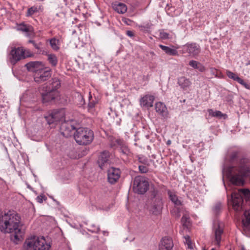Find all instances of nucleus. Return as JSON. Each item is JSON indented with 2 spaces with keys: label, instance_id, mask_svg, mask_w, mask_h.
<instances>
[{
  "label": "nucleus",
  "instance_id": "1",
  "mask_svg": "<svg viewBox=\"0 0 250 250\" xmlns=\"http://www.w3.org/2000/svg\"><path fill=\"white\" fill-rule=\"evenodd\" d=\"M20 217L15 212L9 211L2 214L0 212V230L4 233L15 232V240H19L21 236L19 228Z\"/></svg>",
  "mask_w": 250,
  "mask_h": 250
},
{
  "label": "nucleus",
  "instance_id": "2",
  "mask_svg": "<svg viewBox=\"0 0 250 250\" xmlns=\"http://www.w3.org/2000/svg\"><path fill=\"white\" fill-rule=\"evenodd\" d=\"M230 182L235 186H243L244 178L250 174V161L248 159L242 158L237 167L231 166L227 168Z\"/></svg>",
  "mask_w": 250,
  "mask_h": 250
},
{
  "label": "nucleus",
  "instance_id": "3",
  "mask_svg": "<svg viewBox=\"0 0 250 250\" xmlns=\"http://www.w3.org/2000/svg\"><path fill=\"white\" fill-rule=\"evenodd\" d=\"M23 248V250H50L51 246L43 237L33 236L26 240Z\"/></svg>",
  "mask_w": 250,
  "mask_h": 250
},
{
  "label": "nucleus",
  "instance_id": "4",
  "mask_svg": "<svg viewBox=\"0 0 250 250\" xmlns=\"http://www.w3.org/2000/svg\"><path fill=\"white\" fill-rule=\"evenodd\" d=\"M74 138L80 145L90 144L94 139V133L90 129L86 127H79L73 134Z\"/></svg>",
  "mask_w": 250,
  "mask_h": 250
},
{
  "label": "nucleus",
  "instance_id": "5",
  "mask_svg": "<svg viewBox=\"0 0 250 250\" xmlns=\"http://www.w3.org/2000/svg\"><path fill=\"white\" fill-rule=\"evenodd\" d=\"M163 207L162 198L159 194L157 189L153 188L150 192L149 199L150 211L154 214L161 213Z\"/></svg>",
  "mask_w": 250,
  "mask_h": 250
},
{
  "label": "nucleus",
  "instance_id": "6",
  "mask_svg": "<svg viewBox=\"0 0 250 250\" xmlns=\"http://www.w3.org/2000/svg\"><path fill=\"white\" fill-rule=\"evenodd\" d=\"M39 92L43 104L51 103L58 98L59 95L58 92H53L48 89V85L45 84L40 87Z\"/></svg>",
  "mask_w": 250,
  "mask_h": 250
},
{
  "label": "nucleus",
  "instance_id": "7",
  "mask_svg": "<svg viewBox=\"0 0 250 250\" xmlns=\"http://www.w3.org/2000/svg\"><path fill=\"white\" fill-rule=\"evenodd\" d=\"M149 184L146 178L138 176L133 181V189L135 192L140 194L145 193L148 189Z\"/></svg>",
  "mask_w": 250,
  "mask_h": 250
},
{
  "label": "nucleus",
  "instance_id": "8",
  "mask_svg": "<svg viewBox=\"0 0 250 250\" xmlns=\"http://www.w3.org/2000/svg\"><path fill=\"white\" fill-rule=\"evenodd\" d=\"M64 116L65 111L64 109L62 108L54 110L45 118L47 123L50 125H52V127H53L54 125L57 124L58 122L64 121Z\"/></svg>",
  "mask_w": 250,
  "mask_h": 250
},
{
  "label": "nucleus",
  "instance_id": "9",
  "mask_svg": "<svg viewBox=\"0 0 250 250\" xmlns=\"http://www.w3.org/2000/svg\"><path fill=\"white\" fill-rule=\"evenodd\" d=\"M7 58L10 63L15 65L19 61L25 58L24 50L21 47H12Z\"/></svg>",
  "mask_w": 250,
  "mask_h": 250
},
{
  "label": "nucleus",
  "instance_id": "10",
  "mask_svg": "<svg viewBox=\"0 0 250 250\" xmlns=\"http://www.w3.org/2000/svg\"><path fill=\"white\" fill-rule=\"evenodd\" d=\"M182 53H188L189 56L195 57L198 56L201 51L199 44L195 43H187L182 47Z\"/></svg>",
  "mask_w": 250,
  "mask_h": 250
},
{
  "label": "nucleus",
  "instance_id": "11",
  "mask_svg": "<svg viewBox=\"0 0 250 250\" xmlns=\"http://www.w3.org/2000/svg\"><path fill=\"white\" fill-rule=\"evenodd\" d=\"M61 134L66 138L73 135V131L77 129L71 121H64L60 126Z\"/></svg>",
  "mask_w": 250,
  "mask_h": 250
},
{
  "label": "nucleus",
  "instance_id": "12",
  "mask_svg": "<svg viewBox=\"0 0 250 250\" xmlns=\"http://www.w3.org/2000/svg\"><path fill=\"white\" fill-rule=\"evenodd\" d=\"M51 77V69L43 68L34 75V79L36 82L40 83L46 81Z\"/></svg>",
  "mask_w": 250,
  "mask_h": 250
},
{
  "label": "nucleus",
  "instance_id": "13",
  "mask_svg": "<svg viewBox=\"0 0 250 250\" xmlns=\"http://www.w3.org/2000/svg\"><path fill=\"white\" fill-rule=\"evenodd\" d=\"M110 154L108 151H103L102 152L99 157L98 163L100 167L104 170L107 168L110 163Z\"/></svg>",
  "mask_w": 250,
  "mask_h": 250
},
{
  "label": "nucleus",
  "instance_id": "14",
  "mask_svg": "<svg viewBox=\"0 0 250 250\" xmlns=\"http://www.w3.org/2000/svg\"><path fill=\"white\" fill-rule=\"evenodd\" d=\"M121 176V171L119 168L110 167L107 171V180L111 184L116 183Z\"/></svg>",
  "mask_w": 250,
  "mask_h": 250
},
{
  "label": "nucleus",
  "instance_id": "15",
  "mask_svg": "<svg viewBox=\"0 0 250 250\" xmlns=\"http://www.w3.org/2000/svg\"><path fill=\"white\" fill-rule=\"evenodd\" d=\"M231 198L234 209L237 211H240L242 209V204L243 203L241 195L237 193L232 192Z\"/></svg>",
  "mask_w": 250,
  "mask_h": 250
},
{
  "label": "nucleus",
  "instance_id": "16",
  "mask_svg": "<svg viewBox=\"0 0 250 250\" xmlns=\"http://www.w3.org/2000/svg\"><path fill=\"white\" fill-rule=\"evenodd\" d=\"M214 231L215 236V240L216 244L218 246L220 245L221 240V236L223 233V225L222 223L217 221L214 224Z\"/></svg>",
  "mask_w": 250,
  "mask_h": 250
},
{
  "label": "nucleus",
  "instance_id": "17",
  "mask_svg": "<svg viewBox=\"0 0 250 250\" xmlns=\"http://www.w3.org/2000/svg\"><path fill=\"white\" fill-rule=\"evenodd\" d=\"M29 71L32 72L36 74L44 68L43 65L41 62H30L25 65Z\"/></svg>",
  "mask_w": 250,
  "mask_h": 250
},
{
  "label": "nucleus",
  "instance_id": "18",
  "mask_svg": "<svg viewBox=\"0 0 250 250\" xmlns=\"http://www.w3.org/2000/svg\"><path fill=\"white\" fill-rule=\"evenodd\" d=\"M173 247L172 240L167 237L163 238L159 244V250H172Z\"/></svg>",
  "mask_w": 250,
  "mask_h": 250
},
{
  "label": "nucleus",
  "instance_id": "19",
  "mask_svg": "<svg viewBox=\"0 0 250 250\" xmlns=\"http://www.w3.org/2000/svg\"><path fill=\"white\" fill-rule=\"evenodd\" d=\"M154 97L152 95H146L140 100V103L141 106L150 107L153 106Z\"/></svg>",
  "mask_w": 250,
  "mask_h": 250
},
{
  "label": "nucleus",
  "instance_id": "20",
  "mask_svg": "<svg viewBox=\"0 0 250 250\" xmlns=\"http://www.w3.org/2000/svg\"><path fill=\"white\" fill-rule=\"evenodd\" d=\"M156 111L164 118H167L168 112L166 105L162 102H158L155 104Z\"/></svg>",
  "mask_w": 250,
  "mask_h": 250
},
{
  "label": "nucleus",
  "instance_id": "21",
  "mask_svg": "<svg viewBox=\"0 0 250 250\" xmlns=\"http://www.w3.org/2000/svg\"><path fill=\"white\" fill-rule=\"evenodd\" d=\"M112 7L115 11L119 14H124L127 11L126 5L118 1L113 2Z\"/></svg>",
  "mask_w": 250,
  "mask_h": 250
},
{
  "label": "nucleus",
  "instance_id": "22",
  "mask_svg": "<svg viewBox=\"0 0 250 250\" xmlns=\"http://www.w3.org/2000/svg\"><path fill=\"white\" fill-rule=\"evenodd\" d=\"M226 74L227 76L231 79H233L234 81H237L238 83H240L241 84L244 85L245 87L249 88V85L248 84H247L244 81L241 79L240 77H239L238 76L236 75L234 73L229 71L227 70L226 72Z\"/></svg>",
  "mask_w": 250,
  "mask_h": 250
},
{
  "label": "nucleus",
  "instance_id": "23",
  "mask_svg": "<svg viewBox=\"0 0 250 250\" xmlns=\"http://www.w3.org/2000/svg\"><path fill=\"white\" fill-rule=\"evenodd\" d=\"M178 83L182 89L185 90H187L191 84L189 80L185 77H180L178 80Z\"/></svg>",
  "mask_w": 250,
  "mask_h": 250
},
{
  "label": "nucleus",
  "instance_id": "24",
  "mask_svg": "<svg viewBox=\"0 0 250 250\" xmlns=\"http://www.w3.org/2000/svg\"><path fill=\"white\" fill-rule=\"evenodd\" d=\"M116 142L117 144L120 146V150L124 154L127 155L130 153V150L128 148L127 146L123 140L117 139L116 141Z\"/></svg>",
  "mask_w": 250,
  "mask_h": 250
},
{
  "label": "nucleus",
  "instance_id": "25",
  "mask_svg": "<svg viewBox=\"0 0 250 250\" xmlns=\"http://www.w3.org/2000/svg\"><path fill=\"white\" fill-rule=\"evenodd\" d=\"M52 81L50 85L48 86V88L53 92H58L57 89L61 86L60 80L57 78H54L52 79Z\"/></svg>",
  "mask_w": 250,
  "mask_h": 250
},
{
  "label": "nucleus",
  "instance_id": "26",
  "mask_svg": "<svg viewBox=\"0 0 250 250\" xmlns=\"http://www.w3.org/2000/svg\"><path fill=\"white\" fill-rule=\"evenodd\" d=\"M159 46L162 50L167 55L171 56H176L178 55L177 50L174 48H170L162 44H160Z\"/></svg>",
  "mask_w": 250,
  "mask_h": 250
},
{
  "label": "nucleus",
  "instance_id": "27",
  "mask_svg": "<svg viewBox=\"0 0 250 250\" xmlns=\"http://www.w3.org/2000/svg\"><path fill=\"white\" fill-rule=\"evenodd\" d=\"M240 152L238 149L232 150L229 152L227 158L230 163H232L237 159Z\"/></svg>",
  "mask_w": 250,
  "mask_h": 250
},
{
  "label": "nucleus",
  "instance_id": "28",
  "mask_svg": "<svg viewBox=\"0 0 250 250\" xmlns=\"http://www.w3.org/2000/svg\"><path fill=\"white\" fill-rule=\"evenodd\" d=\"M244 218L242 220L244 227L248 228L250 226V210H246L244 212Z\"/></svg>",
  "mask_w": 250,
  "mask_h": 250
},
{
  "label": "nucleus",
  "instance_id": "29",
  "mask_svg": "<svg viewBox=\"0 0 250 250\" xmlns=\"http://www.w3.org/2000/svg\"><path fill=\"white\" fill-rule=\"evenodd\" d=\"M208 112L209 115H210L212 117H216L219 119H222V118L226 119L227 118L226 114H223L220 111H214L212 109H209L208 110Z\"/></svg>",
  "mask_w": 250,
  "mask_h": 250
},
{
  "label": "nucleus",
  "instance_id": "30",
  "mask_svg": "<svg viewBox=\"0 0 250 250\" xmlns=\"http://www.w3.org/2000/svg\"><path fill=\"white\" fill-rule=\"evenodd\" d=\"M47 60L49 63L53 67H55L58 63V59L57 56L54 54H49L47 55Z\"/></svg>",
  "mask_w": 250,
  "mask_h": 250
},
{
  "label": "nucleus",
  "instance_id": "31",
  "mask_svg": "<svg viewBox=\"0 0 250 250\" xmlns=\"http://www.w3.org/2000/svg\"><path fill=\"white\" fill-rule=\"evenodd\" d=\"M17 30L22 32L29 33L31 32L33 30L32 26L24 24H21L17 27Z\"/></svg>",
  "mask_w": 250,
  "mask_h": 250
},
{
  "label": "nucleus",
  "instance_id": "32",
  "mask_svg": "<svg viewBox=\"0 0 250 250\" xmlns=\"http://www.w3.org/2000/svg\"><path fill=\"white\" fill-rule=\"evenodd\" d=\"M58 42L59 41L55 38L51 39L50 40V44L53 49L55 50H57L59 49V47Z\"/></svg>",
  "mask_w": 250,
  "mask_h": 250
},
{
  "label": "nucleus",
  "instance_id": "33",
  "mask_svg": "<svg viewBox=\"0 0 250 250\" xmlns=\"http://www.w3.org/2000/svg\"><path fill=\"white\" fill-rule=\"evenodd\" d=\"M169 198L171 201L175 205H180L181 204V201L178 199V197L172 194H169Z\"/></svg>",
  "mask_w": 250,
  "mask_h": 250
},
{
  "label": "nucleus",
  "instance_id": "34",
  "mask_svg": "<svg viewBox=\"0 0 250 250\" xmlns=\"http://www.w3.org/2000/svg\"><path fill=\"white\" fill-rule=\"evenodd\" d=\"M189 218L186 215H184L181 219V222L184 227L188 228L189 225Z\"/></svg>",
  "mask_w": 250,
  "mask_h": 250
},
{
  "label": "nucleus",
  "instance_id": "35",
  "mask_svg": "<svg viewBox=\"0 0 250 250\" xmlns=\"http://www.w3.org/2000/svg\"><path fill=\"white\" fill-rule=\"evenodd\" d=\"M200 64V62L194 60H191L189 62V65L194 69H197Z\"/></svg>",
  "mask_w": 250,
  "mask_h": 250
},
{
  "label": "nucleus",
  "instance_id": "36",
  "mask_svg": "<svg viewBox=\"0 0 250 250\" xmlns=\"http://www.w3.org/2000/svg\"><path fill=\"white\" fill-rule=\"evenodd\" d=\"M184 238L186 240L185 243L187 244V245L188 246V248L190 249H192L193 247L192 246L191 242L189 236L188 235L185 236H184Z\"/></svg>",
  "mask_w": 250,
  "mask_h": 250
},
{
  "label": "nucleus",
  "instance_id": "37",
  "mask_svg": "<svg viewBox=\"0 0 250 250\" xmlns=\"http://www.w3.org/2000/svg\"><path fill=\"white\" fill-rule=\"evenodd\" d=\"M89 227V230L93 232L97 233L100 231V228L95 224H92Z\"/></svg>",
  "mask_w": 250,
  "mask_h": 250
},
{
  "label": "nucleus",
  "instance_id": "38",
  "mask_svg": "<svg viewBox=\"0 0 250 250\" xmlns=\"http://www.w3.org/2000/svg\"><path fill=\"white\" fill-rule=\"evenodd\" d=\"M160 38L162 39L165 40L169 38V34L163 31L160 32Z\"/></svg>",
  "mask_w": 250,
  "mask_h": 250
},
{
  "label": "nucleus",
  "instance_id": "39",
  "mask_svg": "<svg viewBox=\"0 0 250 250\" xmlns=\"http://www.w3.org/2000/svg\"><path fill=\"white\" fill-rule=\"evenodd\" d=\"M139 170L141 173H146L148 172V168L147 167L145 166L141 165L139 166Z\"/></svg>",
  "mask_w": 250,
  "mask_h": 250
},
{
  "label": "nucleus",
  "instance_id": "40",
  "mask_svg": "<svg viewBox=\"0 0 250 250\" xmlns=\"http://www.w3.org/2000/svg\"><path fill=\"white\" fill-rule=\"evenodd\" d=\"M221 208V204L220 203H217L215 205L213 208L214 212L217 214L220 210Z\"/></svg>",
  "mask_w": 250,
  "mask_h": 250
},
{
  "label": "nucleus",
  "instance_id": "41",
  "mask_svg": "<svg viewBox=\"0 0 250 250\" xmlns=\"http://www.w3.org/2000/svg\"><path fill=\"white\" fill-rule=\"evenodd\" d=\"M37 11V8H34L33 7H32L28 9L27 12V16H30L32 15L33 14H34Z\"/></svg>",
  "mask_w": 250,
  "mask_h": 250
},
{
  "label": "nucleus",
  "instance_id": "42",
  "mask_svg": "<svg viewBox=\"0 0 250 250\" xmlns=\"http://www.w3.org/2000/svg\"><path fill=\"white\" fill-rule=\"evenodd\" d=\"M238 194H240L242 195V194H243L245 196H248L250 194V190L249 189H240L239 190V193H237Z\"/></svg>",
  "mask_w": 250,
  "mask_h": 250
},
{
  "label": "nucleus",
  "instance_id": "43",
  "mask_svg": "<svg viewBox=\"0 0 250 250\" xmlns=\"http://www.w3.org/2000/svg\"><path fill=\"white\" fill-rule=\"evenodd\" d=\"M46 199V198L44 195H39L37 197L36 201L39 203H42L43 200H45Z\"/></svg>",
  "mask_w": 250,
  "mask_h": 250
},
{
  "label": "nucleus",
  "instance_id": "44",
  "mask_svg": "<svg viewBox=\"0 0 250 250\" xmlns=\"http://www.w3.org/2000/svg\"><path fill=\"white\" fill-rule=\"evenodd\" d=\"M96 104V102H95L94 101L91 100H89V102L88 103V107L89 108H92L95 106V105Z\"/></svg>",
  "mask_w": 250,
  "mask_h": 250
},
{
  "label": "nucleus",
  "instance_id": "45",
  "mask_svg": "<svg viewBox=\"0 0 250 250\" xmlns=\"http://www.w3.org/2000/svg\"><path fill=\"white\" fill-rule=\"evenodd\" d=\"M197 69H198L199 71L202 72H204L206 70V68H205V66L203 64H202L201 63L199 65V66Z\"/></svg>",
  "mask_w": 250,
  "mask_h": 250
},
{
  "label": "nucleus",
  "instance_id": "46",
  "mask_svg": "<svg viewBox=\"0 0 250 250\" xmlns=\"http://www.w3.org/2000/svg\"><path fill=\"white\" fill-rule=\"evenodd\" d=\"M29 43H31L33 44V45L36 47L37 49H39V47L37 44L35 43V42L33 40H29L28 41Z\"/></svg>",
  "mask_w": 250,
  "mask_h": 250
},
{
  "label": "nucleus",
  "instance_id": "47",
  "mask_svg": "<svg viewBox=\"0 0 250 250\" xmlns=\"http://www.w3.org/2000/svg\"><path fill=\"white\" fill-rule=\"evenodd\" d=\"M126 35L130 37H132L134 36V33H133V32L130 30H128L126 31Z\"/></svg>",
  "mask_w": 250,
  "mask_h": 250
},
{
  "label": "nucleus",
  "instance_id": "48",
  "mask_svg": "<svg viewBox=\"0 0 250 250\" xmlns=\"http://www.w3.org/2000/svg\"><path fill=\"white\" fill-rule=\"evenodd\" d=\"M139 162L144 164H146L147 160L146 159L139 158Z\"/></svg>",
  "mask_w": 250,
  "mask_h": 250
},
{
  "label": "nucleus",
  "instance_id": "49",
  "mask_svg": "<svg viewBox=\"0 0 250 250\" xmlns=\"http://www.w3.org/2000/svg\"><path fill=\"white\" fill-rule=\"evenodd\" d=\"M211 71L212 74H214V72L216 71V69L211 68Z\"/></svg>",
  "mask_w": 250,
  "mask_h": 250
},
{
  "label": "nucleus",
  "instance_id": "50",
  "mask_svg": "<svg viewBox=\"0 0 250 250\" xmlns=\"http://www.w3.org/2000/svg\"><path fill=\"white\" fill-rule=\"evenodd\" d=\"M78 97H79L80 98H81L82 100H83V98L81 94H79L78 95Z\"/></svg>",
  "mask_w": 250,
  "mask_h": 250
},
{
  "label": "nucleus",
  "instance_id": "51",
  "mask_svg": "<svg viewBox=\"0 0 250 250\" xmlns=\"http://www.w3.org/2000/svg\"><path fill=\"white\" fill-rule=\"evenodd\" d=\"M171 144V141L170 140H168L167 142V145H170Z\"/></svg>",
  "mask_w": 250,
  "mask_h": 250
},
{
  "label": "nucleus",
  "instance_id": "52",
  "mask_svg": "<svg viewBox=\"0 0 250 250\" xmlns=\"http://www.w3.org/2000/svg\"><path fill=\"white\" fill-rule=\"evenodd\" d=\"M103 233H104V235H106V234L107 235L108 232H106V231H103Z\"/></svg>",
  "mask_w": 250,
  "mask_h": 250
},
{
  "label": "nucleus",
  "instance_id": "53",
  "mask_svg": "<svg viewBox=\"0 0 250 250\" xmlns=\"http://www.w3.org/2000/svg\"><path fill=\"white\" fill-rule=\"evenodd\" d=\"M61 102H62V103H63V104H64V103H65L66 102V99H64V101H63V102L61 101Z\"/></svg>",
  "mask_w": 250,
  "mask_h": 250
},
{
  "label": "nucleus",
  "instance_id": "54",
  "mask_svg": "<svg viewBox=\"0 0 250 250\" xmlns=\"http://www.w3.org/2000/svg\"><path fill=\"white\" fill-rule=\"evenodd\" d=\"M249 64H250V61L249 62H248L246 65H248Z\"/></svg>",
  "mask_w": 250,
  "mask_h": 250
},
{
  "label": "nucleus",
  "instance_id": "55",
  "mask_svg": "<svg viewBox=\"0 0 250 250\" xmlns=\"http://www.w3.org/2000/svg\"><path fill=\"white\" fill-rule=\"evenodd\" d=\"M242 250H245V248L244 247L242 248Z\"/></svg>",
  "mask_w": 250,
  "mask_h": 250
},
{
  "label": "nucleus",
  "instance_id": "56",
  "mask_svg": "<svg viewBox=\"0 0 250 250\" xmlns=\"http://www.w3.org/2000/svg\"><path fill=\"white\" fill-rule=\"evenodd\" d=\"M211 250H215L214 249H212Z\"/></svg>",
  "mask_w": 250,
  "mask_h": 250
}]
</instances>
